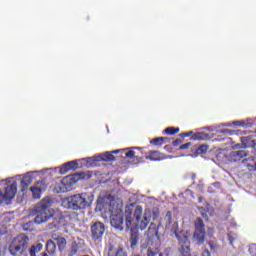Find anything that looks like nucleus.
<instances>
[{"label":"nucleus","instance_id":"f257e3e1","mask_svg":"<svg viewBox=\"0 0 256 256\" xmlns=\"http://www.w3.org/2000/svg\"><path fill=\"white\" fill-rule=\"evenodd\" d=\"M165 228L171 233L175 234V237L178 241L179 251L181 254L185 255L191 251V243L189 242V237L185 234L184 231L177 232L179 229V224L177 222H173V213L168 211L165 215Z\"/></svg>","mask_w":256,"mask_h":256},{"label":"nucleus","instance_id":"f03ea898","mask_svg":"<svg viewBox=\"0 0 256 256\" xmlns=\"http://www.w3.org/2000/svg\"><path fill=\"white\" fill-rule=\"evenodd\" d=\"M12 256H29V237L25 234H18L8 247Z\"/></svg>","mask_w":256,"mask_h":256},{"label":"nucleus","instance_id":"7ed1b4c3","mask_svg":"<svg viewBox=\"0 0 256 256\" xmlns=\"http://www.w3.org/2000/svg\"><path fill=\"white\" fill-rule=\"evenodd\" d=\"M93 203V195L89 193L75 194L68 198V206L73 211H81L91 207Z\"/></svg>","mask_w":256,"mask_h":256},{"label":"nucleus","instance_id":"20e7f679","mask_svg":"<svg viewBox=\"0 0 256 256\" xmlns=\"http://www.w3.org/2000/svg\"><path fill=\"white\" fill-rule=\"evenodd\" d=\"M36 217L34 223L41 225V223H47V220L53 217V209L46 200H42L35 206Z\"/></svg>","mask_w":256,"mask_h":256},{"label":"nucleus","instance_id":"39448f33","mask_svg":"<svg viewBox=\"0 0 256 256\" xmlns=\"http://www.w3.org/2000/svg\"><path fill=\"white\" fill-rule=\"evenodd\" d=\"M195 231L192 237L193 243L201 247L205 243V238L207 237V232L205 231V223L203 219L197 218L194 222Z\"/></svg>","mask_w":256,"mask_h":256},{"label":"nucleus","instance_id":"423d86ee","mask_svg":"<svg viewBox=\"0 0 256 256\" xmlns=\"http://www.w3.org/2000/svg\"><path fill=\"white\" fill-rule=\"evenodd\" d=\"M134 219L137 229H140L141 231H145L149 223H151V218L147 215V213L143 215V207L141 206H136L134 210Z\"/></svg>","mask_w":256,"mask_h":256},{"label":"nucleus","instance_id":"0eeeda50","mask_svg":"<svg viewBox=\"0 0 256 256\" xmlns=\"http://www.w3.org/2000/svg\"><path fill=\"white\" fill-rule=\"evenodd\" d=\"M15 195H17V182H13L9 186L5 188V191L0 189V205H11V201L15 199Z\"/></svg>","mask_w":256,"mask_h":256},{"label":"nucleus","instance_id":"6e6552de","mask_svg":"<svg viewBox=\"0 0 256 256\" xmlns=\"http://www.w3.org/2000/svg\"><path fill=\"white\" fill-rule=\"evenodd\" d=\"M120 151L121 150H114L112 152H106L91 158H84L83 161L87 163L88 167H95L99 161H115L114 155H117Z\"/></svg>","mask_w":256,"mask_h":256},{"label":"nucleus","instance_id":"1a4fd4ad","mask_svg":"<svg viewBox=\"0 0 256 256\" xmlns=\"http://www.w3.org/2000/svg\"><path fill=\"white\" fill-rule=\"evenodd\" d=\"M123 210L117 209L116 211L112 210V214L110 216V223L114 229H118V231H123Z\"/></svg>","mask_w":256,"mask_h":256},{"label":"nucleus","instance_id":"9d476101","mask_svg":"<svg viewBox=\"0 0 256 256\" xmlns=\"http://www.w3.org/2000/svg\"><path fill=\"white\" fill-rule=\"evenodd\" d=\"M105 235V224L96 222L91 226V237L93 241H99Z\"/></svg>","mask_w":256,"mask_h":256},{"label":"nucleus","instance_id":"9b49d317","mask_svg":"<svg viewBox=\"0 0 256 256\" xmlns=\"http://www.w3.org/2000/svg\"><path fill=\"white\" fill-rule=\"evenodd\" d=\"M126 157L128 159H136L137 163H143V150L141 148L134 147L132 150L126 152Z\"/></svg>","mask_w":256,"mask_h":256},{"label":"nucleus","instance_id":"f8f14e48","mask_svg":"<svg viewBox=\"0 0 256 256\" xmlns=\"http://www.w3.org/2000/svg\"><path fill=\"white\" fill-rule=\"evenodd\" d=\"M108 256H129L127 253V250H125V247L123 245H118L117 249H115V246L113 244H109L108 246Z\"/></svg>","mask_w":256,"mask_h":256},{"label":"nucleus","instance_id":"ddd939ff","mask_svg":"<svg viewBox=\"0 0 256 256\" xmlns=\"http://www.w3.org/2000/svg\"><path fill=\"white\" fill-rule=\"evenodd\" d=\"M76 169H79V163L73 160L65 163L64 165H62V167H60V174L66 175V173H69V171H75Z\"/></svg>","mask_w":256,"mask_h":256},{"label":"nucleus","instance_id":"4468645a","mask_svg":"<svg viewBox=\"0 0 256 256\" xmlns=\"http://www.w3.org/2000/svg\"><path fill=\"white\" fill-rule=\"evenodd\" d=\"M52 239L56 242V245L60 252L65 251V249L67 248V239H65V237H63L61 234H52Z\"/></svg>","mask_w":256,"mask_h":256},{"label":"nucleus","instance_id":"2eb2a0df","mask_svg":"<svg viewBox=\"0 0 256 256\" xmlns=\"http://www.w3.org/2000/svg\"><path fill=\"white\" fill-rule=\"evenodd\" d=\"M79 179H83V173L68 175L63 179V183L67 187H71L72 185H75Z\"/></svg>","mask_w":256,"mask_h":256},{"label":"nucleus","instance_id":"dca6fc26","mask_svg":"<svg viewBox=\"0 0 256 256\" xmlns=\"http://www.w3.org/2000/svg\"><path fill=\"white\" fill-rule=\"evenodd\" d=\"M242 165L248 171H253L254 173H256V157H248L242 160Z\"/></svg>","mask_w":256,"mask_h":256},{"label":"nucleus","instance_id":"f3484780","mask_svg":"<svg viewBox=\"0 0 256 256\" xmlns=\"http://www.w3.org/2000/svg\"><path fill=\"white\" fill-rule=\"evenodd\" d=\"M146 159L149 161H164V159H167V156L159 151H150Z\"/></svg>","mask_w":256,"mask_h":256},{"label":"nucleus","instance_id":"a211bd4d","mask_svg":"<svg viewBox=\"0 0 256 256\" xmlns=\"http://www.w3.org/2000/svg\"><path fill=\"white\" fill-rule=\"evenodd\" d=\"M243 157H247V152H245V150H236L230 153V161H232L233 163L241 161Z\"/></svg>","mask_w":256,"mask_h":256},{"label":"nucleus","instance_id":"6ab92c4d","mask_svg":"<svg viewBox=\"0 0 256 256\" xmlns=\"http://www.w3.org/2000/svg\"><path fill=\"white\" fill-rule=\"evenodd\" d=\"M130 248L135 249L137 247V244L139 243V232L138 231H131L130 238Z\"/></svg>","mask_w":256,"mask_h":256},{"label":"nucleus","instance_id":"aec40b11","mask_svg":"<svg viewBox=\"0 0 256 256\" xmlns=\"http://www.w3.org/2000/svg\"><path fill=\"white\" fill-rule=\"evenodd\" d=\"M41 251H43V244L41 243L33 244L28 249V253L30 256H37V253H41Z\"/></svg>","mask_w":256,"mask_h":256},{"label":"nucleus","instance_id":"412c9836","mask_svg":"<svg viewBox=\"0 0 256 256\" xmlns=\"http://www.w3.org/2000/svg\"><path fill=\"white\" fill-rule=\"evenodd\" d=\"M57 251V244L55 243V241L53 240H48L46 242V252L49 254V255H55Z\"/></svg>","mask_w":256,"mask_h":256},{"label":"nucleus","instance_id":"4be33fe9","mask_svg":"<svg viewBox=\"0 0 256 256\" xmlns=\"http://www.w3.org/2000/svg\"><path fill=\"white\" fill-rule=\"evenodd\" d=\"M241 141L246 149L256 147V141L251 136L242 137Z\"/></svg>","mask_w":256,"mask_h":256},{"label":"nucleus","instance_id":"5701e85b","mask_svg":"<svg viewBox=\"0 0 256 256\" xmlns=\"http://www.w3.org/2000/svg\"><path fill=\"white\" fill-rule=\"evenodd\" d=\"M168 142H169V138L167 137H158L150 140L151 145H155L156 147H161V145Z\"/></svg>","mask_w":256,"mask_h":256},{"label":"nucleus","instance_id":"b1692460","mask_svg":"<svg viewBox=\"0 0 256 256\" xmlns=\"http://www.w3.org/2000/svg\"><path fill=\"white\" fill-rule=\"evenodd\" d=\"M126 213L128 216L126 217V229L133 230V220L131 219V215H133V211L131 209H127Z\"/></svg>","mask_w":256,"mask_h":256},{"label":"nucleus","instance_id":"393cba45","mask_svg":"<svg viewBox=\"0 0 256 256\" xmlns=\"http://www.w3.org/2000/svg\"><path fill=\"white\" fill-rule=\"evenodd\" d=\"M193 141H205L207 139V134L205 132H198L192 135Z\"/></svg>","mask_w":256,"mask_h":256},{"label":"nucleus","instance_id":"a878e982","mask_svg":"<svg viewBox=\"0 0 256 256\" xmlns=\"http://www.w3.org/2000/svg\"><path fill=\"white\" fill-rule=\"evenodd\" d=\"M31 183H33V177L29 174L25 175L21 180V185H23V187H29Z\"/></svg>","mask_w":256,"mask_h":256},{"label":"nucleus","instance_id":"bb28decb","mask_svg":"<svg viewBox=\"0 0 256 256\" xmlns=\"http://www.w3.org/2000/svg\"><path fill=\"white\" fill-rule=\"evenodd\" d=\"M221 137H232V135H237V131L231 129H221Z\"/></svg>","mask_w":256,"mask_h":256},{"label":"nucleus","instance_id":"cd10ccee","mask_svg":"<svg viewBox=\"0 0 256 256\" xmlns=\"http://www.w3.org/2000/svg\"><path fill=\"white\" fill-rule=\"evenodd\" d=\"M176 133H179V128L168 127L163 131V135H176Z\"/></svg>","mask_w":256,"mask_h":256},{"label":"nucleus","instance_id":"c85d7f7f","mask_svg":"<svg viewBox=\"0 0 256 256\" xmlns=\"http://www.w3.org/2000/svg\"><path fill=\"white\" fill-rule=\"evenodd\" d=\"M79 251V244L76 241H73L70 247V256L77 255Z\"/></svg>","mask_w":256,"mask_h":256},{"label":"nucleus","instance_id":"c756f323","mask_svg":"<svg viewBox=\"0 0 256 256\" xmlns=\"http://www.w3.org/2000/svg\"><path fill=\"white\" fill-rule=\"evenodd\" d=\"M209 147L207 145H200L197 150H196V153L198 155H204V153H207Z\"/></svg>","mask_w":256,"mask_h":256},{"label":"nucleus","instance_id":"7c9ffc66","mask_svg":"<svg viewBox=\"0 0 256 256\" xmlns=\"http://www.w3.org/2000/svg\"><path fill=\"white\" fill-rule=\"evenodd\" d=\"M159 255V250L158 249H153L151 247H149L147 249V256H157Z\"/></svg>","mask_w":256,"mask_h":256},{"label":"nucleus","instance_id":"2f4dec72","mask_svg":"<svg viewBox=\"0 0 256 256\" xmlns=\"http://www.w3.org/2000/svg\"><path fill=\"white\" fill-rule=\"evenodd\" d=\"M30 191H32L34 199H40L41 196H40L39 194H38V195H35V193H40L39 188H37V187H31V188H30Z\"/></svg>","mask_w":256,"mask_h":256},{"label":"nucleus","instance_id":"473e14b6","mask_svg":"<svg viewBox=\"0 0 256 256\" xmlns=\"http://www.w3.org/2000/svg\"><path fill=\"white\" fill-rule=\"evenodd\" d=\"M207 245H209L210 251L215 252L217 250V245H215V243H213V241H208Z\"/></svg>","mask_w":256,"mask_h":256},{"label":"nucleus","instance_id":"72a5a7b5","mask_svg":"<svg viewBox=\"0 0 256 256\" xmlns=\"http://www.w3.org/2000/svg\"><path fill=\"white\" fill-rule=\"evenodd\" d=\"M233 125H236L237 127H247V124L244 121H235L233 122Z\"/></svg>","mask_w":256,"mask_h":256},{"label":"nucleus","instance_id":"f704fd0d","mask_svg":"<svg viewBox=\"0 0 256 256\" xmlns=\"http://www.w3.org/2000/svg\"><path fill=\"white\" fill-rule=\"evenodd\" d=\"M151 227H153V224H150V227L148 228L149 233H151V229H152ZM153 233L154 235H156V237H159V231L157 230L155 225H154Z\"/></svg>","mask_w":256,"mask_h":256},{"label":"nucleus","instance_id":"c9c22d12","mask_svg":"<svg viewBox=\"0 0 256 256\" xmlns=\"http://www.w3.org/2000/svg\"><path fill=\"white\" fill-rule=\"evenodd\" d=\"M191 135H193V131H188V132L181 133L180 137H182V139H185V137H191Z\"/></svg>","mask_w":256,"mask_h":256},{"label":"nucleus","instance_id":"e433bc0d","mask_svg":"<svg viewBox=\"0 0 256 256\" xmlns=\"http://www.w3.org/2000/svg\"><path fill=\"white\" fill-rule=\"evenodd\" d=\"M189 147H191V142H188V143H185V144H182L179 149L181 151L185 150V149H189Z\"/></svg>","mask_w":256,"mask_h":256},{"label":"nucleus","instance_id":"4c0bfd02","mask_svg":"<svg viewBox=\"0 0 256 256\" xmlns=\"http://www.w3.org/2000/svg\"><path fill=\"white\" fill-rule=\"evenodd\" d=\"M182 142H183L182 139H176V140H174V141L172 142V145H173L174 147H179V145H181Z\"/></svg>","mask_w":256,"mask_h":256},{"label":"nucleus","instance_id":"58836bf2","mask_svg":"<svg viewBox=\"0 0 256 256\" xmlns=\"http://www.w3.org/2000/svg\"><path fill=\"white\" fill-rule=\"evenodd\" d=\"M201 256H211V252H209V250H208L207 248H205V249L202 251Z\"/></svg>","mask_w":256,"mask_h":256},{"label":"nucleus","instance_id":"ea45409f","mask_svg":"<svg viewBox=\"0 0 256 256\" xmlns=\"http://www.w3.org/2000/svg\"><path fill=\"white\" fill-rule=\"evenodd\" d=\"M30 225H33V222H28V223H26V224L23 226L24 231H29V228H27V227H29Z\"/></svg>","mask_w":256,"mask_h":256},{"label":"nucleus","instance_id":"a19ab883","mask_svg":"<svg viewBox=\"0 0 256 256\" xmlns=\"http://www.w3.org/2000/svg\"><path fill=\"white\" fill-rule=\"evenodd\" d=\"M198 203H203V198L202 197L198 198Z\"/></svg>","mask_w":256,"mask_h":256},{"label":"nucleus","instance_id":"79ce46f5","mask_svg":"<svg viewBox=\"0 0 256 256\" xmlns=\"http://www.w3.org/2000/svg\"><path fill=\"white\" fill-rule=\"evenodd\" d=\"M42 256H49L48 252H43Z\"/></svg>","mask_w":256,"mask_h":256},{"label":"nucleus","instance_id":"37998d69","mask_svg":"<svg viewBox=\"0 0 256 256\" xmlns=\"http://www.w3.org/2000/svg\"><path fill=\"white\" fill-rule=\"evenodd\" d=\"M64 233H69V230H68V229H65V230H64Z\"/></svg>","mask_w":256,"mask_h":256},{"label":"nucleus","instance_id":"c03bdc74","mask_svg":"<svg viewBox=\"0 0 256 256\" xmlns=\"http://www.w3.org/2000/svg\"><path fill=\"white\" fill-rule=\"evenodd\" d=\"M203 217H207V214H202Z\"/></svg>","mask_w":256,"mask_h":256},{"label":"nucleus","instance_id":"a18cd8bd","mask_svg":"<svg viewBox=\"0 0 256 256\" xmlns=\"http://www.w3.org/2000/svg\"><path fill=\"white\" fill-rule=\"evenodd\" d=\"M159 256H163V253H159Z\"/></svg>","mask_w":256,"mask_h":256},{"label":"nucleus","instance_id":"49530a36","mask_svg":"<svg viewBox=\"0 0 256 256\" xmlns=\"http://www.w3.org/2000/svg\"><path fill=\"white\" fill-rule=\"evenodd\" d=\"M249 251H250V253H253V252H252V249H249Z\"/></svg>","mask_w":256,"mask_h":256},{"label":"nucleus","instance_id":"de8ad7c7","mask_svg":"<svg viewBox=\"0 0 256 256\" xmlns=\"http://www.w3.org/2000/svg\"><path fill=\"white\" fill-rule=\"evenodd\" d=\"M68 224H64L65 227H67Z\"/></svg>","mask_w":256,"mask_h":256},{"label":"nucleus","instance_id":"09e8293b","mask_svg":"<svg viewBox=\"0 0 256 256\" xmlns=\"http://www.w3.org/2000/svg\"><path fill=\"white\" fill-rule=\"evenodd\" d=\"M142 249H145V246H142Z\"/></svg>","mask_w":256,"mask_h":256}]
</instances>
